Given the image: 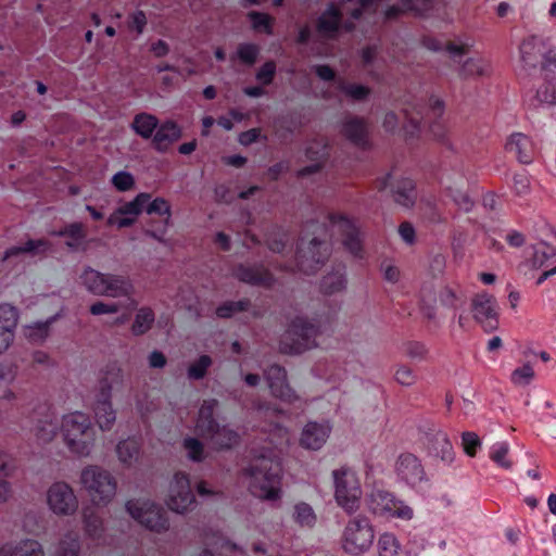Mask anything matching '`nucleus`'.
I'll return each mask as SVG.
<instances>
[{"label": "nucleus", "instance_id": "1", "mask_svg": "<svg viewBox=\"0 0 556 556\" xmlns=\"http://www.w3.org/2000/svg\"><path fill=\"white\" fill-rule=\"evenodd\" d=\"M249 478L250 493L266 502H277L282 497V475L279 463L258 459L254 465L245 469Z\"/></svg>", "mask_w": 556, "mask_h": 556}, {"label": "nucleus", "instance_id": "2", "mask_svg": "<svg viewBox=\"0 0 556 556\" xmlns=\"http://www.w3.org/2000/svg\"><path fill=\"white\" fill-rule=\"evenodd\" d=\"M61 432L67 447L76 455L88 456L94 444V430L89 417L72 412L62 417Z\"/></svg>", "mask_w": 556, "mask_h": 556}, {"label": "nucleus", "instance_id": "3", "mask_svg": "<svg viewBox=\"0 0 556 556\" xmlns=\"http://www.w3.org/2000/svg\"><path fill=\"white\" fill-rule=\"evenodd\" d=\"M218 406L216 400L204 401L195 424L197 432L207 440L213 448L226 450L236 446L239 443V434L226 426H219L213 420V413Z\"/></svg>", "mask_w": 556, "mask_h": 556}, {"label": "nucleus", "instance_id": "4", "mask_svg": "<svg viewBox=\"0 0 556 556\" xmlns=\"http://www.w3.org/2000/svg\"><path fill=\"white\" fill-rule=\"evenodd\" d=\"M79 285L89 293L98 296H128L132 287L121 276L103 274L89 266L78 276Z\"/></svg>", "mask_w": 556, "mask_h": 556}, {"label": "nucleus", "instance_id": "5", "mask_svg": "<svg viewBox=\"0 0 556 556\" xmlns=\"http://www.w3.org/2000/svg\"><path fill=\"white\" fill-rule=\"evenodd\" d=\"M80 484L97 505H106L116 495L114 478L97 466H88L81 471Z\"/></svg>", "mask_w": 556, "mask_h": 556}, {"label": "nucleus", "instance_id": "6", "mask_svg": "<svg viewBox=\"0 0 556 556\" xmlns=\"http://www.w3.org/2000/svg\"><path fill=\"white\" fill-rule=\"evenodd\" d=\"M420 307L428 319H434L437 308L456 307L462 298L457 288L435 282H425L421 286L420 293Z\"/></svg>", "mask_w": 556, "mask_h": 556}, {"label": "nucleus", "instance_id": "7", "mask_svg": "<svg viewBox=\"0 0 556 556\" xmlns=\"http://www.w3.org/2000/svg\"><path fill=\"white\" fill-rule=\"evenodd\" d=\"M125 508L134 520L151 531L163 532L169 528L166 515L161 507L150 500H129Z\"/></svg>", "mask_w": 556, "mask_h": 556}, {"label": "nucleus", "instance_id": "8", "mask_svg": "<svg viewBox=\"0 0 556 556\" xmlns=\"http://www.w3.org/2000/svg\"><path fill=\"white\" fill-rule=\"evenodd\" d=\"M334 486V498L338 505L350 514L358 510L362 489L356 473L350 469L336 471Z\"/></svg>", "mask_w": 556, "mask_h": 556}, {"label": "nucleus", "instance_id": "9", "mask_svg": "<svg viewBox=\"0 0 556 556\" xmlns=\"http://www.w3.org/2000/svg\"><path fill=\"white\" fill-rule=\"evenodd\" d=\"M375 531L371 523L364 517L350 520L342 533V547L352 555L367 552L372 545Z\"/></svg>", "mask_w": 556, "mask_h": 556}, {"label": "nucleus", "instance_id": "10", "mask_svg": "<svg viewBox=\"0 0 556 556\" xmlns=\"http://www.w3.org/2000/svg\"><path fill=\"white\" fill-rule=\"evenodd\" d=\"M164 503L176 514H186L194 506L195 496L187 475L177 472L172 477L166 486Z\"/></svg>", "mask_w": 556, "mask_h": 556}, {"label": "nucleus", "instance_id": "11", "mask_svg": "<svg viewBox=\"0 0 556 556\" xmlns=\"http://www.w3.org/2000/svg\"><path fill=\"white\" fill-rule=\"evenodd\" d=\"M367 505L372 514L381 517L410 520L414 515L408 505L383 490L372 491L367 500Z\"/></svg>", "mask_w": 556, "mask_h": 556}, {"label": "nucleus", "instance_id": "12", "mask_svg": "<svg viewBox=\"0 0 556 556\" xmlns=\"http://www.w3.org/2000/svg\"><path fill=\"white\" fill-rule=\"evenodd\" d=\"M48 509L56 517H68L78 509V498L65 482L52 483L46 492Z\"/></svg>", "mask_w": 556, "mask_h": 556}, {"label": "nucleus", "instance_id": "13", "mask_svg": "<svg viewBox=\"0 0 556 556\" xmlns=\"http://www.w3.org/2000/svg\"><path fill=\"white\" fill-rule=\"evenodd\" d=\"M317 329L305 320L298 318L292 321L282 342L287 353H300L315 344Z\"/></svg>", "mask_w": 556, "mask_h": 556}, {"label": "nucleus", "instance_id": "14", "mask_svg": "<svg viewBox=\"0 0 556 556\" xmlns=\"http://www.w3.org/2000/svg\"><path fill=\"white\" fill-rule=\"evenodd\" d=\"M149 200V193L141 192L137 194L131 201L115 208L108 217L106 225L118 229L132 226L143 212Z\"/></svg>", "mask_w": 556, "mask_h": 556}, {"label": "nucleus", "instance_id": "15", "mask_svg": "<svg viewBox=\"0 0 556 556\" xmlns=\"http://www.w3.org/2000/svg\"><path fill=\"white\" fill-rule=\"evenodd\" d=\"M472 317L486 331L491 332L498 326L496 300L486 292L477 293L470 303Z\"/></svg>", "mask_w": 556, "mask_h": 556}, {"label": "nucleus", "instance_id": "16", "mask_svg": "<svg viewBox=\"0 0 556 556\" xmlns=\"http://www.w3.org/2000/svg\"><path fill=\"white\" fill-rule=\"evenodd\" d=\"M93 418L101 430H110L116 420V410L111 400V387L103 386L92 404Z\"/></svg>", "mask_w": 556, "mask_h": 556}, {"label": "nucleus", "instance_id": "17", "mask_svg": "<svg viewBox=\"0 0 556 556\" xmlns=\"http://www.w3.org/2000/svg\"><path fill=\"white\" fill-rule=\"evenodd\" d=\"M536 150L534 141L529 136L521 132L510 135L505 143V151L519 163L526 165L534 161Z\"/></svg>", "mask_w": 556, "mask_h": 556}, {"label": "nucleus", "instance_id": "18", "mask_svg": "<svg viewBox=\"0 0 556 556\" xmlns=\"http://www.w3.org/2000/svg\"><path fill=\"white\" fill-rule=\"evenodd\" d=\"M20 320L18 309L9 304H0V354L5 352L14 341Z\"/></svg>", "mask_w": 556, "mask_h": 556}, {"label": "nucleus", "instance_id": "19", "mask_svg": "<svg viewBox=\"0 0 556 556\" xmlns=\"http://www.w3.org/2000/svg\"><path fill=\"white\" fill-rule=\"evenodd\" d=\"M331 432L328 422H307L300 434L299 443L305 450H319L327 442Z\"/></svg>", "mask_w": 556, "mask_h": 556}, {"label": "nucleus", "instance_id": "20", "mask_svg": "<svg viewBox=\"0 0 556 556\" xmlns=\"http://www.w3.org/2000/svg\"><path fill=\"white\" fill-rule=\"evenodd\" d=\"M386 188L390 189L394 201L404 207H409L415 199V186L410 178L392 174L386 179Z\"/></svg>", "mask_w": 556, "mask_h": 556}, {"label": "nucleus", "instance_id": "21", "mask_svg": "<svg viewBox=\"0 0 556 556\" xmlns=\"http://www.w3.org/2000/svg\"><path fill=\"white\" fill-rule=\"evenodd\" d=\"M395 470L397 477L410 485L420 482L425 476L421 464L412 454L401 455L396 462Z\"/></svg>", "mask_w": 556, "mask_h": 556}, {"label": "nucleus", "instance_id": "22", "mask_svg": "<svg viewBox=\"0 0 556 556\" xmlns=\"http://www.w3.org/2000/svg\"><path fill=\"white\" fill-rule=\"evenodd\" d=\"M544 83L536 90L540 103L556 104V58L543 65Z\"/></svg>", "mask_w": 556, "mask_h": 556}, {"label": "nucleus", "instance_id": "23", "mask_svg": "<svg viewBox=\"0 0 556 556\" xmlns=\"http://www.w3.org/2000/svg\"><path fill=\"white\" fill-rule=\"evenodd\" d=\"M180 137V127L175 122L167 121L157 126L152 142L156 150L165 151Z\"/></svg>", "mask_w": 556, "mask_h": 556}, {"label": "nucleus", "instance_id": "24", "mask_svg": "<svg viewBox=\"0 0 556 556\" xmlns=\"http://www.w3.org/2000/svg\"><path fill=\"white\" fill-rule=\"evenodd\" d=\"M0 556H45L42 545L36 540H23L16 544H4Z\"/></svg>", "mask_w": 556, "mask_h": 556}, {"label": "nucleus", "instance_id": "25", "mask_svg": "<svg viewBox=\"0 0 556 556\" xmlns=\"http://www.w3.org/2000/svg\"><path fill=\"white\" fill-rule=\"evenodd\" d=\"M351 11L353 17H358V10H351L346 4L342 7L341 12L331 7L320 16L318 23V31L324 36H332L339 27V15Z\"/></svg>", "mask_w": 556, "mask_h": 556}, {"label": "nucleus", "instance_id": "26", "mask_svg": "<svg viewBox=\"0 0 556 556\" xmlns=\"http://www.w3.org/2000/svg\"><path fill=\"white\" fill-rule=\"evenodd\" d=\"M520 51L522 60L530 65H534L539 60L545 56L547 45L541 38L530 37L522 42Z\"/></svg>", "mask_w": 556, "mask_h": 556}, {"label": "nucleus", "instance_id": "27", "mask_svg": "<svg viewBox=\"0 0 556 556\" xmlns=\"http://www.w3.org/2000/svg\"><path fill=\"white\" fill-rule=\"evenodd\" d=\"M51 243L46 239L27 240L21 245L8 249L3 254V261L20 254L37 255L49 251Z\"/></svg>", "mask_w": 556, "mask_h": 556}, {"label": "nucleus", "instance_id": "28", "mask_svg": "<svg viewBox=\"0 0 556 556\" xmlns=\"http://www.w3.org/2000/svg\"><path fill=\"white\" fill-rule=\"evenodd\" d=\"M157 126V118L149 113L137 114L130 125L131 129L142 139L152 138V135L156 131Z\"/></svg>", "mask_w": 556, "mask_h": 556}, {"label": "nucleus", "instance_id": "29", "mask_svg": "<svg viewBox=\"0 0 556 556\" xmlns=\"http://www.w3.org/2000/svg\"><path fill=\"white\" fill-rule=\"evenodd\" d=\"M58 237H65V244L70 249H78L86 239V230L81 223H72L59 231L52 232Z\"/></svg>", "mask_w": 556, "mask_h": 556}, {"label": "nucleus", "instance_id": "30", "mask_svg": "<svg viewBox=\"0 0 556 556\" xmlns=\"http://www.w3.org/2000/svg\"><path fill=\"white\" fill-rule=\"evenodd\" d=\"M429 453L443 460H450L452 456V445L445 433L438 432L428 438Z\"/></svg>", "mask_w": 556, "mask_h": 556}, {"label": "nucleus", "instance_id": "31", "mask_svg": "<svg viewBox=\"0 0 556 556\" xmlns=\"http://www.w3.org/2000/svg\"><path fill=\"white\" fill-rule=\"evenodd\" d=\"M342 134L356 144H363L367 136V126L363 119L349 118L342 125Z\"/></svg>", "mask_w": 556, "mask_h": 556}, {"label": "nucleus", "instance_id": "32", "mask_svg": "<svg viewBox=\"0 0 556 556\" xmlns=\"http://www.w3.org/2000/svg\"><path fill=\"white\" fill-rule=\"evenodd\" d=\"M321 249L324 251L327 250L326 248H323L321 243L316 240H312L307 244H302L300 250V265L304 271L312 269L313 263L319 262V258H316V256L321 255Z\"/></svg>", "mask_w": 556, "mask_h": 556}, {"label": "nucleus", "instance_id": "33", "mask_svg": "<svg viewBox=\"0 0 556 556\" xmlns=\"http://www.w3.org/2000/svg\"><path fill=\"white\" fill-rule=\"evenodd\" d=\"M55 556H80V543L77 533L67 532L58 543Z\"/></svg>", "mask_w": 556, "mask_h": 556}, {"label": "nucleus", "instance_id": "34", "mask_svg": "<svg viewBox=\"0 0 556 556\" xmlns=\"http://www.w3.org/2000/svg\"><path fill=\"white\" fill-rule=\"evenodd\" d=\"M116 453L119 462L126 466H132L139 460V446L132 440H125L117 444Z\"/></svg>", "mask_w": 556, "mask_h": 556}, {"label": "nucleus", "instance_id": "35", "mask_svg": "<svg viewBox=\"0 0 556 556\" xmlns=\"http://www.w3.org/2000/svg\"><path fill=\"white\" fill-rule=\"evenodd\" d=\"M377 554L378 556H402L396 536L389 532L380 534L377 542Z\"/></svg>", "mask_w": 556, "mask_h": 556}, {"label": "nucleus", "instance_id": "36", "mask_svg": "<svg viewBox=\"0 0 556 556\" xmlns=\"http://www.w3.org/2000/svg\"><path fill=\"white\" fill-rule=\"evenodd\" d=\"M434 0H401V9L391 8L386 12L388 17L394 16L399 11H412L424 14L433 8Z\"/></svg>", "mask_w": 556, "mask_h": 556}, {"label": "nucleus", "instance_id": "37", "mask_svg": "<svg viewBox=\"0 0 556 556\" xmlns=\"http://www.w3.org/2000/svg\"><path fill=\"white\" fill-rule=\"evenodd\" d=\"M154 323V313L149 307L140 308L131 325V331L134 334L139 336L149 331Z\"/></svg>", "mask_w": 556, "mask_h": 556}, {"label": "nucleus", "instance_id": "38", "mask_svg": "<svg viewBox=\"0 0 556 556\" xmlns=\"http://www.w3.org/2000/svg\"><path fill=\"white\" fill-rule=\"evenodd\" d=\"M58 426L50 419L40 420L35 429L34 435L38 444L50 443L56 435Z\"/></svg>", "mask_w": 556, "mask_h": 556}, {"label": "nucleus", "instance_id": "39", "mask_svg": "<svg viewBox=\"0 0 556 556\" xmlns=\"http://www.w3.org/2000/svg\"><path fill=\"white\" fill-rule=\"evenodd\" d=\"M490 65L481 58H470L462 66V74L465 77H480L489 74Z\"/></svg>", "mask_w": 556, "mask_h": 556}, {"label": "nucleus", "instance_id": "40", "mask_svg": "<svg viewBox=\"0 0 556 556\" xmlns=\"http://www.w3.org/2000/svg\"><path fill=\"white\" fill-rule=\"evenodd\" d=\"M535 377V371L530 363H526L515 368L510 374V382L517 387H526L531 383Z\"/></svg>", "mask_w": 556, "mask_h": 556}, {"label": "nucleus", "instance_id": "41", "mask_svg": "<svg viewBox=\"0 0 556 556\" xmlns=\"http://www.w3.org/2000/svg\"><path fill=\"white\" fill-rule=\"evenodd\" d=\"M306 155L316 161L315 164L312 166L304 167L300 170V175H308L318 172L321 166L324 165V162L326 160V148L323 144H316V150H314V147H309L306 150Z\"/></svg>", "mask_w": 556, "mask_h": 556}, {"label": "nucleus", "instance_id": "42", "mask_svg": "<svg viewBox=\"0 0 556 556\" xmlns=\"http://www.w3.org/2000/svg\"><path fill=\"white\" fill-rule=\"evenodd\" d=\"M490 457L495 464L506 470L513 467V462L509 458V445L507 443L494 444L490 452Z\"/></svg>", "mask_w": 556, "mask_h": 556}, {"label": "nucleus", "instance_id": "43", "mask_svg": "<svg viewBox=\"0 0 556 556\" xmlns=\"http://www.w3.org/2000/svg\"><path fill=\"white\" fill-rule=\"evenodd\" d=\"M270 374L276 378V382L271 381V378L268 377L269 388L274 395L278 397H285L288 395L289 388L286 383V374L280 367H271Z\"/></svg>", "mask_w": 556, "mask_h": 556}, {"label": "nucleus", "instance_id": "44", "mask_svg": "<svg viewBox=\"0 0 556 556\" xmlns=\"http://www.w3.org/2000/svg\"><path fill=\"white\" fill-rule=\"evenodd\" d=\"M143 210L149 215L156 214V215H160V216H165L166 217V223L169 220V218L172 216L170 204L164 198H155L152 201L150 199L149 202L146 204Z\"/></svg>", "mask_w": 556, "mask_h": 556}, {"label": "nucleus", "instance_id": "45", "mask_svg": "<svg viewBox=\"0 0 556 556\" xmlns=\"http://www.w3.org/2000/svg\"><path fill=\"white\" fill-rule=\"evenodd\" d=\"M293 518L302 527H312L316 521L312 507L305 503L294 506Z\"/></svg>", "mask_w": 556, "mask_h": 556}, {"label": "nucleus", "instance_id": "46", "mask_svg": "<svg viewBox=\"0 0 556 556\" xmlns=\"http://www.w3.org/2000/svg\"><path fill=\"white\" fill-rule=\"evenodd\" d=\"M249 18L252 23L253 29L257 31L265 33L267 35H270L273 33V23L274 18L265 13L260 12H251L249 13Z\"/></svg>", "mask_w": 556, "mask_h": 556}, {"label": "nucleus", "instance_id": "47", "mask_svg": "<svg viewBox=\"0 0 556 556\" xmlns=\"http://www.w3.org/2000/svg\"><path fill=\"white\" fill-rule=\"evenodd\" d=\"M24 333L27 339L31 341H41L47 338L49 333V323L48 321H36L28 324L24 327Z\"/></svg>", "mask_w": 556, "mask_h": 556}, {"label": "nucleus", "instance_id": "48", "mask_svg": "<svg viewBox=\"0 0 556 556\" xmlns=\"http://www.w3.org/2000/svg\"><path fill=\"white\" fill-rule=\"evenodd\" d=\"M236 54L242 63L251 66L256 62L260 49L253 43H242L238 47Z\"/></svg>", "mask_w": 556, "mask_h": 556}, {"label": "nucleus", "instance_id": "49", "mask_svg": "<svg viewBox=\"0 0 556 556\" xmlns=\"http://www.w3.org/2000/svg\"><path fill=\"white\" fill-rule=\"evenodd\" d=\"M112 185L117 191H129L135 187V178L132 174L126 170L117 172L111 179Z\"/></svg>", "mask_w": 556, "mask_h": 556}, {"label": "nucleus", "instance_id": "50", "mask_svg": "<svg viewBox=\"0 0 556 556\" xmlns=\"http://www.w3.org/2000/svg\"><path fill=\"white\" fill-rule=\"evenodd\" d=\"M212 365V359L207 355H202L188 368V376L191 379H201L205 376L207 368Z\"/></svg>", "mask_w": 556, "mask_h": 556}, {"label": "nucleus", "instance_id": "51", "mask_svg": "<svg viewBox=\"0 0 556 556\" xmlns=\"http://www.w3.org/2000/svg\"><path fill=\"white\" fill-rule=\"evenodd\" d=\"M462 445L465 453L473 457L477 454L478 448L481 446V441L477 433L466 431L462 433Z\"/></svg>", "mask_w": 556, "mask_h": 556}, {"label": "nucleus", "instance_id": "52", "mask_svg": "<svg viewBox=\"0 0 556 556\" xmlns=\"http://www.w3.org/2000/svg\"><path fill=\"white\" fill-rule=\"evenodd\" d=\"M534 254H533V262L536 265H543L545 261L549 260L551 257L555 256L556 250L554 247L545 243V242H539L534 247Z\"/></svg>", "mask_w": 556, "mask_h": 556}, {"label": "nucleus", "instance_id": "53", "mask_svg": "<svg viewBox=\"0 0 556 556\" xmlns=\"http://www.w3.org/2000/svg\"><path fill=\"white\" fill-rule=\"evenodd\" d=\"M513 190L518 197L527 195L531 190L530 177L527 174L514 175Z\"/></svg>", "mask_w": 556, "mask_h": 556}, {"label": "nucleus", "instance_id": "54", "mask_svg": "<svg viewBox=\"0 0 556 556\" xmlns=\"http://www.w3.org/2000/svg\"><path fill=\"white\" fill-rule=\"evenodd\" d=\"M184 446L191 460L200 462L204 458L203 445L195 439H186Z\"/></svg>", "mask_w": 556, "mask_h": 556}, {"label": "nucleus", "instance_id": "55", "mask_svg": "<svg viewBox=\"0 0 556 556\" xmlns=\"http://www.w3.org/2000/svg\"><path fill=\"white\" fill-rule=\"evenodd\" d=\"M89 311L93 316L112 315L119 311V305L116 303L97 301L90 305Z\"/></svg>", "mask_w": 556, "mask_h": 556}, {"label": "nucleus", "instance_id": "56", "mask_svg": "<svg viewBox=\"0 0 556 556\" xmlns=\"http://www.w3.org/2000/svg\"><path fill=\"white\" fill-rule=\"evenodd\" d=\"M342 92L354 100H363L369 94V89L363 85L348 84L341 87Z\"/></svg>", "mask_w": 556, "mask_h": 556}, {"label": "nucleus", "instance_id": "57", "mask_svg": "<svg viewBox=\"0 0 556 556\" xmlns=\"http://www.w3.org/2000/svg\"><path fill=\"white\" fill-rule=\"evenodd\" d=\"M394 378L397 383L404 387H410L416 382V375L413 369L407 366H399L395 370Z\"/></svg>", "mask_w": 556, "mask_h": 556}, {"label": "nucleus", "instance_id": "58", "mask_svg": "<svg viewBox=\"0 0 556 556\" xmlns=\"http://www.w3.org/2000/svg\"><path fill=\"white\" fill-rule=\"evenodd\" d=\"M276 73V64L274 62H266L261 66L256 73V79L264 85H269Z\"/></svg>", "mask_w": 556, "mask_h": 556}, {"label": "nucleus", "instance_id": "59", "mask_svg": "<svg viewBox=\"0 0 556 556\" xmlns=\"http://www.w3.org/2000/svg\"><path fill=\"white\" fill-rule=\"evenodd\" d=\"M344 287V278L341 274L328 276L323 281V288L326 292L332 293Z\"/></svg>", "mask_w": 556, "mask_h": 556}, {"label": "nucleus", "instance_id": "60", "mask_svg": "<svg viewBox=\"0 0 556 556\" xmlns=\"http://www.w3.org/2000/svg\"><path fill=\"white\" fill-rule=\"evenodd\" d=\"M148 20L143 11H136L130 15V29H134L138 35L144 31Z\"/></svg>", "mask_w": 556, "mask_h": 556}, {"label": "nucleus", "instance_id": "61", "mask_svg": "<svg viewBox=\"0 0 556 556\" xmlns=\"http://www.w3.org/2000/svg\"><path fill=\"white\" fill-rule=\"evenodd\" d=\"M399 233L404 242L413 244L416 239L414 227L408 223H403L399 227Z\"/></svg>", "mask_w": 556, "mask_h": 556}, {"label": "nucleus", "instance_id": "62", "mask_svg": "<svg viewBox=\"0 0 556 556\" xmlns=\"http://www.w3.org/2000/svg\"><path fill=\"white\" fill-rule=\"evenodd\" d=\"M150 51L155 58H163L169 53V46L165 40L159 39L151 43Z\"/></svg>", "mask_w": 556, "mask_h": 556}, {"label": "nucleus", "instance_id": "63", "mask_svg": "<svg viewBox=\"0 0 556 556\" xmlns=\"http://www.w3.org/2000/svg\"><path fill=\"white\" fill-rule=\"evenodd\" d=\"M261 135V130L258 128H252L247 131H243L239 135V142L243 146H249L255 142Z\"/></svg>", "mask_w": 556, "mask_h": 556}, {"label": "nucleus", "instance_id": "64", "mask_svg": "<svg viewBox=\"0 0 556 556\" xmlns=\"http://www.w3.org/2000/svg\"><path fill=\"white\" fill-rule=\"evenodd\" d=\"M427 349L422 344H410L407 348V355L412 358L422 359L427 356Z\"/></svg>", "mask_w": 556, "mask_h": 556}]
</instances>
